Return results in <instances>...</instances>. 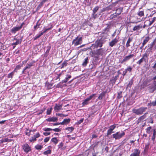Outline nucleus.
<instances>
[{
	"mask_svg": "<svg viewBox=\"0 0 156 156\" xmlns=\"http://www.w3.org/2000/svg\"><path fill=\"white\" fill-rule=\"evenodd\" d=\"M44 34V33H43V32H41V34H39L38 35H37L34 38V40H35L39 38L42 35Z\"/></svg>",
	"mask_w": 156,
	"mask_h": 156,
	"instance_id": "a878e982",
	"label": "nucleus"
},
{
	"mask_svg": "<svg viewBox=\"0 0 156 156\" xmlns=\"http://www.w3.org/2000/svg\"><path fill=\"white\" fill-rule=\"evenodd\" d=\"M117 42L118 40L116 39L115 38L109 43V45L110 46L113 47Z\"/></svg>",
	"mask_w": 156,
	"mask_h": 156,
	"instance_id": "dca6fc26",
	"label": "nucleus"
},
{
	"mask_svg": "<svg viewBox=\"0 0 156 156\" xmlns=\"http://www.w3.org/2000/svg\"><path fill=\"white\" fill-rule=\"evenodd\" d=\"M31 131L30 130H29V132H26V135L29 136L30 135V132Z\"/></svg>",
	"mask_w": 156,
	"mask_h": 156,
	"instance_id": "13d9d810",
	"label": "nucleus"
},
{
	"mask_svg": "<svg viewBox=\"0 0 156 156\" xmlns=\"http://www.w3.org/2000/svg\"><path fill=\"white\" fill-rule=\"evenodd\" d=\"M92 17L94 19H95L97 17L98 15L97 14H95V13H92Z\"/></svg>",
	"mask_w": 156,
	"mask_h": 156,
	"instance_id": "603ef678",
	"label": "nucleus"
},
{
	"mask_svg": "<svg viewBox=\"0 0 156 156\" xmlns=\"http://www.w3.org/2000/svg\"><path fill=\"white\" fill-rule=\"evenodd\" d=\"M36 140V138L34 137H32L31 139H30V142H33Z\"/></svg>",
	"mask_w": 156,
	"mask_h": 156,
	"instance_id": "e433bc0d",
	"label": "nucleus"
},
{
	"mask_svg": "<svg viewBox=\"0 0 156 156\" xmlns=\"http://www.w3.org/2000/svg\"><path fill=\"white\" fill-rule=\"evenodd\" d=\"M142 27L141 25H139L135 26L133 29V31L138 30L140 29V28H142Z\"/></svg>",
	"mask_w": 156,
	"mask_h": 156,
	"instance_id": "6ab92c4d",
	"label": "nucleus"
},
{
	"mask_svg": "<svg viewBox=\"0 0 156 156\" xmlns=\"http://www.w3.org/2000/svg\"><path fill=\"white\" fill-rule=\"evenodd\" d=\"M48 0H42L41 1V4L44 3L46 2Z\"/></svg>",
	"mask_w": 156,
	"mask_h": 156,
	"instance_id": "e2e57ef3",
	"label": "nucleus"
},
{
	"mask_svg": "<svg viewBox=\"0 0 156 156\" xmlns=\"http://www.w3.org/2000/svg\"><path fill=\"white\" fill-rule=\"evenodd\" d=\"M151 126H150L148 127L146 129V132L147 133L150 134L151 132Z\"/></svg>",
	"mask_w": 156,
	"mask_h": 156,
	"instance_id": "c756f323",
	"label": "nucleus"
},
{
	"mask_svg": "<svg viewBox=\"0 0 156 156\" xmlns=\"http://www.w3.org/2000/svg\"><path fill=\"white\" fill-rule=\"evenodd\" d=\"M47 120L48 122H55L57 121L58 118L55 117H50L48 118Z\"/></svg>",
	"mask_w": 156,
	"mask_h": 156,
	"instance_id": "2eb2a0df",
	"label": "nucleus"
},
{
	"mask_svg": "<svg viewBox=\"0 0 156 156\" xmlns=\"http://www.w3.org/2000/svg\"><path fill=\"white\" fill-rule=\"evenodd\" d=\"M40 136V134L39 133H36L35 135L34 136L36 138H38Z\"/></svg>",
	"mask_w": 156,
	"mask_h": 156,
	"instance_id": "3c124183",
	"label": "nucleus"
},
{
	"mask_svg": "<svg viewBox=\"0 0 156 156\" xmlns=\"http://www.w3.org/2000/svg\"><path fill=\"white\" fill-rule=\"evenodd\" d=\"M140 151L138 150L135 149L134 152L130 156H140Z\"/></svg>",
	"mask_w": 156,
	"mask_h": 156,
	"instance_id": "f8f14e48",
	"label": "nucleus"
},
{
	"mask_svg": "<svg viewBox=\"0 0 156 156\" xmlns=\"http://www.w3.org/2000/svg\"><path fill=\"white\" fill-rule=\"evenodd\" d=\"M133 81L132 80H131L130 81L129 83L128 84L127 86V87H131V85L133 84Z\"/></svg>",
	"mask_w": 156,
	"mask_h": 156,
	"instance_id": "f704fd0d",
	"label": "nucleus"
},
{
	"mask_svg": "<svg viewBox=\"0 0 156 156\" xmlns=\"http://www.w3.org/2000/svg\"><path fill=\"white\" fill-rule=\"evenodd\" d=\"M152 106H156V100L152 102Z\"/></svg>",
	"mask_w": 156,
	"mask_h": 156,
	"instance_id": "864d4df0",
	"label": "nucleus"
},
{
	"mask_svg": "<svg viewBox=\"0 0 156 156\" xmlns=\"http://www.w3.org/2000/svg\"><path fill=\"white\" fill-rule=\"evenodd\" d=\"M51 141L53 142L55 144H56L58 143V140H57L56 137H54L51 139Z\"/></svg>",
	"mask_w": 156,
	"mask_h": 156,
	"instance_id": "4be33fe9",
	"label": "nucleus"
},
{
	"mask_svg": "<svg viewBox=\"0 0 156 156\" xmlns=\"http://www.w3.org/2000/svg\"><path fill=\"white\" fill-rule=\"evenodd\" d=\"M51 153V151L50 150H48L44 151V154L45 155H48L49 154H50Z\"/></svg>",
	"mask_w": 156,
	"mask_h": 156,
	"instance_id": "c85d7f7f",
	"label": "nucleus"
},
{
	"mask_svg": "<svg viewBox=\"0 0 156 156\" xmlns=\"http://www.w3.org/2000/svg\"><path fill=\"white\" fill-rule=\"evenodd\" d=\"M147 109V107H141L138 109H133L132 110L133 112L137 115H142Z\"/></svg>",
	"mask_w": 156,
	"mask_h": 156,
	"instance_id": "f03ea898",
	"label": "nucleus"
},
{
	"mask_svg": "<svg viewBox=\"0 0 156 156\" xmlns=\"http://www.w3.org/2000/svg\"><path fill=\"white\" fill-rule=\"evenodd\" d=\"M156 17H154L152 18V20L151 21L152 23H153L156 20Z\"/></svg>",
	"mask_w": 156,
	"mask_h": 156,
	"instance_id": "bf43d9fd",
	"label": "nucleus"
},
{
	"mask_svg": "<svg viewBox=\"0 0 156 156\" xmlns=\"http://www.w3.org/2000/svg\"><path fill=\"white\" fill-rule=\"evenodd\" d=\"M104 95L105 93H101L98 97V99L100 100L101 99L103 98V97L104 96Z\"/></svg>",
	"mask_w": 156,
	"mask_h": 156,
	"instance_id": "cd10ccee",
	"label": "nucleus"
},
{
	"mask_svg": "<svg viewBox=\"0 0 156 156\" xmlns=\"http://www.w3.org/2000/svg\"><path fill=\"white\" fill-rule=\"evenodd\" d=\"M82 42V37L78 36L73 40L72 41V44L76 46L81 44Z\"/></svg>",
	"mask_w": 156,
	"mask_h": 156,
	"instance_id": "7ed1b4c3",
	"label": "nucleus"
},
{
	"mask_svg": "<svg viewBox=\"0 0 156 156\" xmlns=\"http://www.w3.org/2000/svg\"><path fill=\"white\" fill-rule=\"evenodd\" d=\"M97 136L95 135H94V134H93L92 135V138H95L96 137H97Z\"/></svg>",
	"mask_w": 156,
	"mask_h": 156,
	"instance_id": "338daca9",
	"label": "nucleus"
},
{
	"mask_svg": "<svg viewBox=\"0 0 156 156\" xmlns=\"http://www.w3.org/2000/svg\"><path fill=\"white\" fill-rule=\"evenodd\" d=\"M119 74L118 75H117L116 76H115V77H114V79H115L116 80L117 79V78L119 77Z\"/></svg>",
	"mask_w": 156,
	"mask_h": 156,
	"instance_id": "69168bd1",
	"label": "nucleus"
},
{
	"mask_svg": "<svg viewBox=\"0 0 156 156\" xmlns=\"http://www.w3.org/2000/svg\"><path fill=\"white\" fill-rule=\"evenodd\" d=\"M138 15L140 16H142L144 15V12L143 11H141L139 12L138 13Z\"/></svg>",
	"mask_w": 156,
	"mask_h": 156,
	"instance_id": "a19ab883",
	"label": "nucleus"
},
{
	"mask_svg": "<svg viewBox=\"0 0 156 156\" xmlns=\"http://www.w3.org/2000/svg\"><path fill=\"white\" fill-rule=\"evenodd\" d=\"M147 114V112H146L143 115L139 117L137 120V123L142 122L146 117V115Z\"/></svg>",
	"mask_w": 156,
	"mask_h": 156,
	"instance_id": "6e6552de",
	"label": "nucleus"
},
{
	"mask_svg": "<svg viewBox=\"0 0 156 156\" xmlns=\"http://www.w3.org/2000/svg\"><path fill=\"white\" fill-rule=\"evenodd\" d=\"M23 149L24 151L26 152H28L30 151V148L29 145L27 144H25L23 145Z\"/></svg>",
	"mask_w": 156,
	"mask_h": 156,
	"instance_id": "9d476101",
	"label": "nucleus"
},
{
	"mask_svg": "<svg viewBox=\"0 0 156 156\" xmlns=\"http://www.w3.org/2000/svg\"><path fill=\"white\" fill-rule=\"evenodd\" d=\"M38 21L37 22L36 25L35 26H34V28L35 29H36V28H38L39 27V26L40 24H38Z\"/></svg>",
	"mask_w": 156,
	"mask_h": 156,
	"instance_id": "37998d69",
	"label": "nucleus"
},
{
	"mask_svg": "<svg viewBox=\"0 0 156 156\" xmlns=\"http://www.w3.org/2000/svg\"><path fill=\"white\" fill-rule=\"evenodd\" d=\"M107 36L106 35L102 36L101 37L100 39L97 40L95 42L94 44V47L96 48L101 47L102 44L106 41V40L107 38Z\"/></svg>",
	"mask_w": 156,
	"mask_h": 156,
	"instance_id": "f257e3e1",
	"label": "nucleus"
},
{
	"mask_svg": "<svg viewBox=\"0 0 156 156\" xmlns=\"http://www.w3.org/2000/svg\"><path fill=\"white\" fill-rule=\"evenodd\" d=\"M103 50L102 48L96 51V52L95 53V54L96 55H103Z\"/></svg>",
	"mask_w": 156,
	"mask_h": 156,
	"instance_id": "a211bd4d",
	"label": "nucleus"
},
{
	"mask_svg": "<svg viewBox=\"0 0 156 156\" xmlns=\"http://www.w3.org/2000/svg\"><path fill=\"white\" fill-rule=\"evenodd\" d=\"M99 7L97 6L95 7L93 10V13H95L98 10Z\"/></svg>",
	"mask_w": 156,
	"mask_h": 156,
	"instance_id": "473e14b6",
	"label": "nucleus"
},
{
	"mask_svg": "<svg viewBox=\"0 0 156 156\" xmlns=\"http://www.w3.org/2000/svg\"><path fill=\"white\" fill-rule=\"evenodd\" d=\"M52 108H50L47 109V115H50L51 114V112Z\"/></svg>",
	"mask_w": 156,
	"mask_h": 156,
	"instance_id": "7c9ffc66",
	"label": "nucleus"
},
{
	"mask_svg": "<svg viewBox=\"0 0 156 156\" xmlns=\"http://www.w3.org/2000/svg\"><path fill=\"white\" fill-rule=\"evenodd\" d=\"M14 40H16V41L15 43H13L12 44V45H16L21 43L22 41V39H17L16 38L14 39Z\"/></svg>",
	"mask_w": 156,
	"mask_h": 156,
	"instance_id": "4468645a",
	"label": "nucleus"
},
{
	"mask_svg": "<svg viewBox=\"0 0 156 156\" xmlns=\"http://www.w3.org/2000/svg\"><path fill=\"white\" fill-rule=\"evenodd\" d=\"M43 130L45 131H49L52 130V129L48 128H44L43 129Z\"/></svg>",
	"mask_w": 156,
	"mask_h": 156,
	"instance_id": "72a5a7b5",
	"label": "nucleus"
},
{
	"mask_svg": "<svg viewBox=\"0 0 156 156\" xmlns=\"http://www.w3.org/2000/svg\"><path fill=\"white\" fill-rule=\"evenodd\" d=\"M147 58L148 55L147 54L145 53L143 55L142 58L137 62V64L139 65L141 64L143 61H146V58Z\"/></svg>",
	"mask_w": 156,
	"mask_h": 156,
	"instance_id": "0eeeda50",
	"label": "nucleus"
},
{
	"mask_svg": "<svg viewBox=\"0 0 156 156\" xmlns=\"http://www.w3.org/2000/svg\"><path fill=\"white\" fill-rule=\"evenodd\" d=\"M66 130H68L70 132H72L74 129V128L72 127H68L67 128H66Z\"/></svg>",
	"mask_w": 156,
	"mask_h": 156,
	"instance_id": "2f4dec72",
	"label": "nucleus"
},
{
	"mask_svg": "<svg viewBox=\"0 0 156 156\" xmlns=\"http://www.w3.org/2000/svg\"><path fill=\"white\" fill-rule=\"evenodd\" d=\"M35 148L37 150H41L42 148V147L41 145H37L35 147Z\"/></svg>",
	"mask_w": 156,
	"mask_h": 156,
	"instance_id": "bb28decb",
	"label": "nucleus"
},
{
	"mask_svg": "<svg viewBox=\"0 0 156 156\" xmlns=\"http://www.w3.org/2000/svg\"><path fill=\"white\" fill-rule=\"evenodd\" d=\"M54 109L55 112H58L60 110H62V105H58L57 104H56L54 108Z\"/></svg>",
	"mask_w": 156,
	"mask_h": 156,
	"instance_id": "9b49d317",
	"label": "nucleus"
},
{
	"mask_svg": "<svg viewBox=\"0 0 156 156\" xmlns=\"http://www.w3.org/2000/svg\"><path fill=\"white\" fill-rule=\"evenodd\" d=\"M5 122V120H4V121H0V124H3Z\"/></svg>",
	"mask_w": 156,
	"mask_h": 156,
	"instance_id": "774afa93",
	"label": "nucleus"
},
{
	"mask_svg": "<svg viewBox=\"0 0 156 156\" xmlns=\"http://www.w3.org/2000/svg\"><path fill=\"white\" fill-rule=\"evenodd\" d=\"M50 139L49 137H46L44 140V142H48Z\"/></svg>",
	"mask_w": 156,
	"mask_h": 156,
	"instance_id": "8fccbe9b",
	"label": "nucleus"
},
{
	"mask_svg": "<svg viewBox=\"0 0 156 156\" xmlns=\"http://www.w3.org/2000/svg\"><path fill=\"white\" fill-rule=\"evenodd\" d=\"M53 27V26L52 25H51V27L50 28L45 29L44 31L43 32V33H44H44L46 32L47 31L51 30Z\"/></svg>",
	"mask_w": 156,
	"mask_h": 156,
	"instance_id": "58836bf2",
	"label": "nucleus"
},
{
	"mask_svg": "<svg viewBox=\"0 0 156 156\" xmlns=\"http://www.w3.org/2000/svg\"><path fill=\"white\" fill-rule=\"evenodd\" d=\"M43 133V134L45 136H47L50 134V133L49 132H44Z\"/></svg>",
	"mask_w": 156,
	"mask_h": 156,
	"instance_id": "49530a36",
	"label": "nucleus"
},
{
	"mask_svg": "<svg viewBox=\"0 0 156 156\" xmlns=\"http://www.w3.org/2000/svg\"><path fill=\"white\" fill-rule=\"evenodd\" d=\"M89 101V100L87 98L83 102L82 104L83 105H87Z\"/></svg>",
	"mask_w": 156,
	"mask_h": 156,
	"instance_id": "393cba45",
	"label": "nucleus"
},
{
	"mask_svg": "<svg viewBox=\"0 0 156 156\" xmlns=\"http://www.w3.org/2000/svg\"><path fill=\"white\" fill-rule=\"evenodd\" d=\"M132 39L130 37L128 38L126 44V46L127 47H128L130 46L129 43L132 41Z\"/></svg>",
	"mask_w": 156,
	"mask_h": 156,
	"instance_id": "aec40b11",
	"label": "nucleus"
},
{
	"mask_svg": "<svg viewBox=\"0 0 156 156\" xmlns=\"http://www.w3.org/2000/svg\"><path fill=\"white\" fill-rule=\"evenodd\" d=\"M147 89L150 93H153L156 90V80L154 81L153 83L148 85Z\"/></svg>",
	"mask_w": 156,
	"mask_h": 156,
	"instance_id": "20e7f679",
	"label": "nucleus"
},
{
	"mask_svg": "<svg viewBox=\"0 0 156 156\" xmlns=\"http://www.w3.org/2000/svg\"><path fill=\"white\" fill-rule=\"evenodd\" d=\"M33 62H30L29 64H27L26 66V68H28V69L30 68L33 65Z\"/></svg>",
	"mask_w": 156,
	"mask_h": 156,
	"instance_id": "c9c22d12",
	"label": "nucleus"
},
{
	"mask_svg": "<svg viewBox=\"0 0 156 156\" xmlns=\"http://www.w3.org/2000/svg\"><path fill=\"white\" fill-rule=\"evenodd\" d=\"M88 60V57H87L85 59L84 62L82 63V65L83 66H85L87 63V60Z\"/></svg>",
	"mask_w": 156,
	"mask_h": 156,
	"instance_id": "b1692460",
	"label": "nucleus"
},
{
	"mask_svg": "<svg viewBox=\"0 0 156 156\" xmlns=\"http://www.w3.org/2000/svg\"><path fill=\"white\" fill-rule=\"evenodd\" d=\"M71 77V76L69 74H67L66 75V76L65 78V79L63 80H62L61 83H66L67 82Z\"/></svg>",
	"mask_w": 156,
	"mask_h": 156,
	"instance_id": "ddd939ff",
	"label": "nucleus"
},
{
	"mask_svg": "<svg viewBox=\"0 0 156 156\" xmlns=\"http://www.w3.org/2000/svg\"><path fill=\"white\" fill-rule=\"evenodd\" d=\"M96 95V94H93L92 95L90 96L89 98H87L90 101L91 99Z\"/></svg>",
	"mask_w": 156,
	"mask_h": 156,
	"instance_id": "4c0bfd02",
	"label": "nucleus"
},
{
	"mask_svg": "<svg viewBox=\"0 0 156 156\" xmlns=\"http://www.w3.org/2000/svg\"><path fill=\"white\" fill-rule=\"evenodd\" d=\"M112 129H110L108 130L107 133V136H108L110 135L112 132Z\"/></svg>",
	"mask_w": 156,
	"mask_h": 156,
	"instance_id": "ea45409f",
	"label": "nucleus"
},
{
	"mask_svg": "<svg viewBox=\"0 0 156 156\" xmlns=\"http://www.w3.org/2000/svg\"><path fill=\"white\" fill-rule=\"evenodd\" d=\"M52 130H53L55 132H60V131H61L60 129H59V128H57L54 129H52Z\"/></svg>",
	"mask_w": 156,
	"mask_h": 156,
	"instance_id": "a18cd8bd",
	"label": "nucleus"
},
{
	"mask_svg": "<svg viewBox=\"0 0 156 156\" xmlns=\"http://www.w3.org/2000/svg\"><path fill=\"white\" fill-rule=\"evenodd\" d=\"M83 119H81L80 120H79L77 122V124H80L81 123H82V122H83Z\"/></svg>",
	"mask_w": 156,
	"mask_h": 156,
	"instance_id": "5fc2aeb1",
	"label": "nucleus"
},
{
	"mask_svg": "<svg viewBox=\"0 0 156 156\" xmlns=\"http://www.w3.org/2000/svg\"><path fill=\"white\" fill-rule=\"evenodd\" d=\"M21 66L20 65H18L16 66V68L18 69H19L21 68Z\"/></svg>",
	"mask_w": 156,
	"mask_h": 156,
	"instance_id": "052dcab7",
	"label": "nucleus"
},
{
	"mask_svg": "<svg viewBox=\"0 0 156 156\" xmlns=\"http://www.w3.org/2000/svg\"><path fill=\"white\" fill-rule=\"evenodd\" d=\"M116 81V80L114 79H112V80H111V81L112 84L115 83V82Z\"/></svg>",
	"mask_w": 156,
	"mask_h": 156,
	"instance_id": "6e6d98bb",
	"label": "nucleus"
},
{
	"mask_svg": "<svg viewBox=\"0 0 156 156\" xmlns=\"http://www.w3.org/2000/svg\"><path fill=\"white\" fill-rule=\"evenodd\" d=\"M116 16L115 15H114V14H112L110 17V19H112L113 18L115 17Z\"/></svg>",
	"mask_w": 156,
	"mask_h": 156,
	"instance_id": "09e8293b",
	"label": "nucleus"
},
{
	"mask_svg": "<svg viewBox=\"0 0 156 156\" xmlns=\"http://www.w3.org/2000/svg\"><path fill=\"white\" fill-rule=\"evenodd\" d=\"M156 131L155 129H154L153 131V136H152L151 139L152 140L154 141L156 137Z\"/></svg>",
	"mask_w": 156,
	"mask_h": 156,
	"instance_id": "412c9836",
	"label": "nucleus"
},
{
	"mask_svg": "<svg viewBox=\"0 0 156 156\" xmlns=\"http://www.w3.org/2000/svg\"><path fill=\"white\" fill-rule=\"evenodd\" d=\"M134 55L133 54H130L129 55L126 56L122 61L121 63L128 61L130 58L133 57Z\"/></svg>",
	"mask_w": 156,
	"mask_h": 156,
	"instance_id": "1a4fd4ad",
	"label": "nucleus"
},
{
	"mask_svg": "<svg viewBox=\"0 0 156 156\" xmlns=\"http://www.w3.org/2000/svg\"><path fill=\"white\" fill-rule=\"evenodd\" d=\"M63 115V114H60L59 113H57L56 114V115H58V116H62V115Z\"/></svg>",
	"mask_w": 156,
	"mask_h": 156,
	"instance_id": "680f3d73",
	"label": "nucleus"
},
{
	"mask_svg": "<svg viewBox=\"0 0 156 156\" xmlns=\"http://www.w3.org/2000/svg\"><path fill=\"white\" fill-rule=\"evenodd\" d=\"M13 75L12 73H11L8 75V77L9 78H12Z\"/></svg>",
	"mask_w": 156,
	"mask_h": 156,
	"instance_id": "4d7b16f0",
	"label": "nucleus"
},
{
	"mask_svg": "<svg viewBox=\"0 0 156 156\" xmlns=\"http://www.w3.org/2000/svg\"><path fill=\"white\" fill-rule=\"evenodd\" d=\"M67 63L66 62H63L61 65V68H64V67L66 66H67Z\"/></svg>",
	"mask_w": 156,
	"mask_h": 156,
	"instance_id": "79ce46f5",
	"label": "nucleus"
},
{
	"mask_svg": "<svg viewBox=\"0 0 156 156\" xmlns=\"http://www.w3.org/2000/svg\"><path fill=\"white\" fill-rule=\"evenodd\" d=\"M126 69L127 72L129 71V72H130L131 71L132 68L130 66H129Z\"/></svg>",
	"mask_w": 156,
	"mask_h": 156,
	"instance_id": "de8ad7c7",
	"label": "nucleus"
},
{
	"mask_svg": "<svg viewBox=\"0 0 156 156\" xmlns=\"http://www.w3.org/2000/svg\"><path fill=\"white\" fill-rule=\"evenodd\" d=\"M70 121V119H64L63 122L59 123V124L61 125H66L69 123Z\"/></svg>",
	"mask_w": 156,
	"mask_h": 156,
	"instance_id": "f3484780",
	"label": "nucleus"
},
{
	"mask_svg": "<svg viewBox=\"0 0 156 156\" xmlns=\"http://www.w3.org/2000/svg\"><path fill=\"white\" fill-rule=\"evenodd\" d=\"M149 41V37H146L145 38L143 42L142 43L143 46H144L145 44L148 41Z\"/></svg>",
	"mask_w": 156,
	"mask_h": 156,
	"instance_id": "5701e85b",
	"label": "nucleus"
},
{
	"mask_svg": "<svg viewBox=\"0 0 156 156\" xmlns=\"http://www.w3.org/2000/svg\"><path fill=\"white\" fill-rule=\"evenodd\" d=\"M124 135L125 133L123 132L121 133H120L119 132H117L113 134L112 136L114 138L117 140L121 138Z\"/></svg>",
	"mask_w": 156,
	"mask_h": 156,
	"instance_id": "39448f33",
	"label": "nucleus"
},
{
	"mask_svg": "<svg viewBox=\"0 0 156 156\" xmlns=\"http://www.w3.org/2000/svg\"><path fill=\"white\" fill-rule=\"evenodd\" d=\"M115 127L116 126L115 125H112L110 127V129L113 131Z\"/></svg>",
	"mask_w": 156,
	"mask_h": 156,
	"instance_id": "c03bdc74",
	"label": "nucleus"
},
{
	"mask_svg": "<svg viewBox=\"0 0 156 156\" xmlns=\"http://www.w3.org/2000/svg\"><path fill=\"white\" fill-rule=\"evenodd\" d=\"M152 102H151L150 103H148L147 104V106L151 107V106H152Z\"/></svg>",
	"mask_w": 156,
	"mask_h": 156,
	"instance_id": "0e129e2a",
	"label": "nucleus"
},
{
	"mask_svg": "<svg viewBox=\"0 0 156 156\" xmlns=\"http://www.w3.org/2000/svg\"><path fill=\"white\" fill-rule=\"evenodd\" d=\"M23 23H22L20 27H13L11 30V32L12 33L15 34L16 31L20 30L22 27Z\"/></svg>",
	"mask_w": 156,
	"mask_h": 156,
	"instance_id": "423d86ee",
	"label": "nucleus"
}]
</instances>
